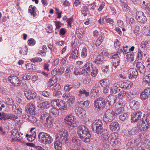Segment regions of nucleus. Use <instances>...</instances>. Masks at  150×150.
I'll return each mask as SVG.
<instances>
[{
	"instance_id": "nucleus-1",
	"label": "nucleus",
	"mask_w": 150,
	"mask_h": 150,
	"mask_svg": "<svg viewBox=\"0 0 150 150\" xmlns=\"http://www.w3.org/2000/svg\"><path fill=\"white\" fill-rule=\"evenodd\" d=\"M78 134L81 138H83L85 142H88L90 141L91 137L88 129L84 125L78 127L77 129Z\"/></svg>"
},
{
	"instance_id": "nucleus-2",
	"label": "nucleus",
	"mask_w": 150,
	"mask_h": 150,
	"mask_svg": "<svg viewBox=\"0 0 150 150\" xmlns=\"http://www.w3.org/2000/svg\"><path fill=\"white\" fill-rule=\"evenodd\" d=\"M38 139L41 143L45 144H50L53 141V139L49 134L44 132H41L39 133Z\"/></svg>"
},
{
	"instance_id": "nucleus-3",
	"label": "nucleus",
	"mask_w": 150,
	"mask_h": 150,
	"mask_svg": "<svg viewBox=\"0 0 150 150\" xmlns=\"http://www.w3.org/2000/svg\"><path fill=\"white\" fill-rule=\"evenodd\" d=\"M144 120L142 118V122L137 124V127L139 131H146L149 128L150 126V118L146 117Z\"/></svg>"
},
{
	"instance_id": "nucleus-4",
	"label": "nucleus",
	"mask_w": 150,
	"mask_h": 150,
	"mask_svg": "<svg viewBox=\"0 0 150 150\" xmlns=\"http://www.w3.org/2000/svg\"><path fill=\"white\" fill-rule=\"evenodd\" d=\"M64 121L68 126L74 127L77 126L76 118L71 115H69L66 116L64 119Z\"/></svg>"
},
{
	"instance_id": "nucleus-5",
	"label": "nucleus",
	"mask_w": 150,
	"mask_h": 150,
	"mask_svg": "<svg viewBox=\"0 0 150 150\" xmlns=\"http://www.w3.org/2000/svg\"><path fill=\"white\" fill-rule=\"evenodd\" d=\"M115 113L111 110H108L105 112L103 120L106 123L112 122L114 119Z\"/></svg>"
},
{
	"instance_id": "nucleus-6",
	"label": "nucleus",
	"mask_w": 150,
	"mask_h": 150,
	"mask_svg": "<svg viewBox=\"0 0 150 150\" xmlns=\"http://www.w3.org/2000/svg\"><path fill=\"white\" fill-rule=\"evenodd\" d=\"M94 107L98 111L103 110L105 109L106 106L103 98H100L96 100L94 103Z\"/></svg>"
},
{
	"instance_id": "nucleus-7",
	"label": "nucleus",
	"mask_w": 150,
	"mask_h": 150,
	"mask_svg": "<svg viewBox=\"0 0 150 150\" xmlns=\"http://www.w3.org/2000/svg\"><path fill=\"white\" fill-rule=\"evenodd\" d=\"M57 134V138L62 142H64L68 139V132L65 129H62L59 131Z\"/></svg>"
},
{
	"instance_id": "nucleus-8",
	"label": "nucleus",
	"mask_w": 150,
	"mask_h": 150,
	"mask_svg": "<svg viewBox=\"0 0 150 150\" xmlns=\"http://www.w3.org/2000/svg\"><path fill=\"white\" fill-rule=\"evenodd\" d=\"M117 98L115 96L110 95L106 97L105 99L106 101L105 104H108L109 108H111L115 103L116 100Z\"/></svg>"
},
{
	"instance_id": "nucleus-9",
	"label": "nucleus",
	"mask_w": 150,
	"mask_h": 150,
	"mask_svg": "<svg viewBox=\"0 0 150 150\" xmlns=\"http://www.w3.org/2000/svg\"><path fill=\"white\" fill-rule=\"evenodd\" d=\"M142 115L141 111H134L131 115L132 122H135L139 120Z\"/></svg>"
},
{
	"instance_id": "nucleus-10",
	"label": "nucleus",
	"mask_w": 150,
	"mask_h": 150,
	"mask_svg": "<svg viewBox=\"0 0 150 150\" xmlns=\"http://www.w3.org/2000/svg\"><path fill=\"white\" fill-rule=\"evenodd\" d=\"M136 18L139 22L141 23H144L147 21L146 18L142 11H139L137 13Z\"/></svg>"
},
{
	"instance_id": "nucleus-11",
	"label": "nucleus",
	"mask_w": 150,
	"mask_h": 150,
	"mask_svg": "<svg viewBox=\"0 0 150 150\" xmlns=\"http://www.w3.org/2000/svg\"><path fill=\"white\" fill-rule=\"evenodd\" d=\"M24 94L27 100L34 99L36 96L35 93L30 90H26L24 91Z\"/></svg>"
},
{
	"instance_id": "nucleus-12",
	"label": "nucleus",
	"mask_w": 150,
	"mask_h": 150,
	"mask_svg": "<svg viewBox=\"0 0 150 150\" xmlns=\"http://www.w3.org/2000/svg\"><path fill=\"white\" fill-rule=\"evenodd\" d=\"M8 79L10 82L15 86H18L21 84V81L16 76H9Z\"/></svg>"
},
{
	"instance_id": "nucleus-13",
	"label": "nucleus",
	"mask_w": 150,
	"mask_h": 150,
	"mask_svg": "<svg viewBox=\"0 0 150 150\" xmlns=\"http://www.w3.org/2000/svg\"><path fill=\"white\" fill-rule=\"evenodd\" d=\"M18 117L14 115L11 114L9 113L6 112H3L2 117H1L2 120H3L5 121L9 119L13 121H15L16 119L18 118Z\"/></svg>"
},
{
	"instance_id": "nucleus-14",
	"label": "nucleus",
	"mask_w": 150,
	"mask_h": 150,
	"mask_svg": "<svg viewBox=\"0 0 150 150\" xmlns=\"http://www.w3.org/2000/svg\"><path fill=\"white\" fill-rule=\"evenodd\" d=\"M35 128H32L30 130V132L31 134H27L26 135V137L27 138V139L30 142H32L34 141L36 137V132L34 131Z\"/></svg>"
},
{
	"instance_id": "nucleus-15",
	"label": "nucleus",
	"mask_w": 150,
	"mask_h": 150,
	"mask_svg": "<svg viewBox=\"0 0 150 150\" xmlns=\"http://www.w3.org/2000/svg\"><path fill=\"white\" fill-rule=\"evenodd\" d=\"M35 106L32 103L28 104L25 107V110L28 113L32 115L35 114Z\"/></svg>"
},
{
	"instance_id": "nucleus-16",
	"label": "nucleus",
	"mask_w": 150,
	"mask_h": 150,
	"mask_svg": "<svg viewBox=\"0 0 150 150\" xmlns=\"http://www.w3.org/2000/svg\"><path fill=\"white\" fill-rule=\"evenodd\" d=\"M75 111L78 116L81 118H84L85 116L86 111L80 107L76 108L75 110Z\"/></svg>"
},
{
	"instance_id": "nucleus-17",
	"label": "nucleus",
	"mask_w": 150,
	"mask_h": 150,
	"mask_svg": "<svg viewBox=\"0 0 150 150\" xmlns=\"http://www.w3.org/2000/svg\"><path fill=\"white\" fill-rule=\"evenodd\" d=\"M93 65L90 62H87L83 67L84 72L86 74L89 75L90 74V71L93 69Z\"/></svg>"
},
{
	"instance_id": "nucleus-18",
	"label": "nucleus",
	"mask_w": 150,
	"mask_h": 150,
	"mask_svg": "<svg viewBox=\"0 0 150 150\" xmlns=\"http://www.w3.org/2000/svg\"><path fill=\"white\" fill-rule=\"evenodd\" d=\"M147 54H146V52L143 50L138 49L137 52V59L139 60H141L143 58L144 60H146L147 56Z\"/></svg>"
},
{
	"instance_id": "nucleus-19",
	"label": "nucleus",
	"mask_w": 150,
	"mask_h": 150,
	"mask_svg": "<svg viewBox=\"0 0 150 150\" xmlns=\"http://www.w3.org/2000/svg\"><path fill=\"white\" fill-rule=\"evenodd\" d=\"M109 128L113 132H118L120 130L119 124L116 122H111L109 125Z\"/></svg>"
},
{
	"instance_id": "nucleus-20",
	"label": "nucleus",
	"mask_w": 150,
	"mask_h": 150,
	"mask_svg": "<svg viewBox=\"0 0 150 150\" xmlns=\"http://www.w3.org/2000/svg\"><path fill=\"white\" fill-rule=\"evenodd\" d=\"M111 137L110 142L112 146H114L116 145L120 144V139L117 138L114 134H112Z\"/></svg>"
},
{
	"instance_id": "nucleus-21",
	"label": "nucleus",
	"mask_w": 150,
	"mask_h": 150,
	"mask_svg": "<svg viewBox=\"0 0 150 150\" xmlns=\"http://www.w3.org/2000/svg\"><path fill=\"white\" fill-rule=\"evenodd\" d=\"M56 105L58 107L60 110L63 109L64 110H67V106L66 102L62 100H58V102L57 101L55 102Z\"/></svg>"
},
{
	"instance_id": "nucleus-22",
	"label": "nucleus",
	"mask_w": 150,
	"mask_h": 150,
	"mask_svg": "<svg viewBox=\"0 0 150 150\" xmlns=\"http://www.w3.org/2000/svg\"><path fill=\"white\" fill-rule=\"evenodd\" d=\"M117 55L118 54H116L112 57V65L115 67L118 66L120 63L119 57Z\"/></svg>"
},
{
	"instance_id": "nucleus-23",
	"label": "nucleus",
	"mask_w": 150,
	"mask_h": 150,
	"mask_svg": "<svg viewBox=\"0 0 150 150\" xmlns=\"http://www.w3.org/2000/svg\"><path fill=\"white\" fill-rule=\"evenodd\" d=\"M99 55L95 59L94 62L96 64L101 63V62L103 61V57L101 56V55H104L106 54V52L104 51L103 50H100V52H99Z\"/></svg>"
},
{
	"instance_id": "nucleus-24",
	"label": "nucleus",
	"mask_w": 150,
	"mask_h": 150,
	"mask_svg": "<svg viewBox=\"0 0 150 150\" xmlns=\"http://www.w3.org/2000/svg\"><path fill=\"white\" fill-rule=\"evenodd\" d=\"M129 79L135 78L137 77L138 73L136 69H130L129 70Z\"/></svg>"
},
{
	"instance_id": "nucleus-25",
	"label": "nucleus",
	"mask_w": 150,
	"mask_h": 150,
	"mask_svg": "<svg viewBox=\"0 0 150 150\" xmlns=\"http://www.w3.org/2000/svg\"><path fill=\"white\" fill-rule=\"evenodd\" d=\"M136 67L139 72L142 74H144L146 71V69L142 63L139 62H137Z\"/></svg>"
},
{
	"instance_id": "nucleus-26",
	"label": "nucleus",
	"mask_w": 150,
	"mask_h": 150,
	"mask_svg": "<svg viewBox=\"0 0 150 150\" xmlns=\"http://www.w3.org/2000/svg\"><path fill=\"white\" fill-rule=\"evenodd\" d=\"M129 105L133 109H137L139 107V103L137 101L132 100L129 103Z\"/></svg>"
},
{
	"instance_id": "nucleus-27",
	"label": "nucleus",
	"mask_w": 150,
	"mask_h": 150,
	"mask_svg": "<svg viewBox=\"0 0 150 150\" xmlns=\"http://www.w3.org/2000/svg\"><path fill=\"white\" fill-rule=\"evenodd\" d=\"M85 70H84L82 67H79V68H75V70L74 72V74L76 75H83L84 74Z\"/></svg>"
},
{
	"instance_id": "nucleus-28",
	"label": "nucleus",
	"mask_w": 150,
	"mask_h": 150,
	"mask_svg": "<svg viewBox=\"0 0 150 150\" xmlns=\"http://www.w3.org/2000/svg\"><path fill=\"white\" fill-rule=\"evenodd\" d=\"M13 107L15 108L14 112L18 115L20 116L22 113V109L17 104L13 105Z\"/></svg>"
},
{
	"instance_id": "nucleus-29",
	"label": "nucleus",
	"mask_w": 150,
	"mask_h": 150,
	"mask_svg": "<svg viewBox=\"0 0 150 150\" xmlns=\"http://www.w3.org/2000/svg\"><path fill=\"white\" fill-rule=\"evenodd\" d=\"M64 143L59 140L55 142L54 143L55 149L56 150H61L62 149V144Z\"/></svg>"
},
{
	"instance_id": "nucleus-30",
	"label": "nucleus",
	"mask_w": 150,
	"mask_h": 150,
	"mask_svg": "<svg viewBox=\"0 0 150 150\" xmlns=\"http://www.w3.org/2000/svg\"><path fill=\"white\" fill-rule=\"evenodd\" d=\"M144 81L142 83L143 85H145L146 83L149 85H150V74H149L147 75H144L143 76Z\"/></svg>"
},
{
	"instance_id": "nucleus-31",
	"label": "nucleus",
	"mask_w": 150,
	"mask_h": 150,
	"mask_svg": "<svg viewBox=\"0 0 150 150\" xmlns=\"http://www.w3.org/2000/svg\"><path fill=\"white\" fill-rule=\"evenodd\" d=\"M59 111L57 109L55 108H51L50 110V115L57 116L59 115Z\"/></svg>"
},
{
	"instance_id": "nucleus-32",
	"label": "nucleus",
	"mask_w": 150,
	"mask_h": 150,
	"mask_svg": "<svg viewBox=\"0 0 150 150\" xmlns=\"http://www.w3.org/2000/svg\"><path fill=\"white\" fill-rule=\"evenodd\" d=\"M79 55L78 50H75L72 52L69 57L70 60H71L72 59H75Z\"/></svg>"
},
{
	"instance_id": "nucleus-33",
	"label": "nucleus",
	"mask_w": 150,
	"mask_h": 150,
	"mask_svg": "<svg viewBox=\"0 0 150 150\" xmlns=\"http://www.w3.org/2000/svg\"><path fill=\"white\" fill-rule=\"evenodd\" d=\"M103 123L102 121L100 120H96L93 123L92 128L95 129L97 127L102 126Z\"/></svg>"
},
{
	"instance_id": "nucleus-34",
	"label": "nucleus",
	"mask_w": 150,
	"mask_h": 150,
	"mask_svg": "<svg viewBox=\"0 0 150 150\" xmlns=\"http://www.w3.org/2000/svg\"><path fill=\"white\" fill-rule=\"evenodd\" d=\"M100 85L105 88V87H109V84L108 81L105 79H104L100 81Z\"/></svg>"
},
{
	"instance_id": "nucleus-35",
	"label": "nucleus",
	"mask_w": 150,
	"mask_h": 150,
	"mask_svg": "<svg viewBox=\"0 0 150 150\" xmlns=\"http://www.w3.org/2000/svg\"><path fill=\"white\" fill-rule=\"evenodd\" d=\"M76 34L77 37L80 38L83 37L84 32V29L83 28H78L76 30Z\"/></svg>"
},
{
	"instance_id": "nucleus-36",
	"label": "nucleus",
	"mask_w": 150,
	"mask_h": 150,
	"mask_svg": "<svg viewBox=\"0 0 150 150\" xmlns=\"http://www.w3.org/2000/svg\"><path fill=\"white\" fill-rule=\"evenodd\" d=\"M139 132L137 126L129 131V134L130 135H135Z\"/></svg>"
},
{
	"instance_id": "nucleus-37",
	"label": "nucleus",
	"mask_w": 150,
	"mask_h": 150,
	"mask_svg": "<svg viewBox=\"0 0 150 150\" xmlns=\"http://www.w3.org/2000/svg\"><path fill=\"white\" fill-rule=\"evenodd\" d=\"M134 143V142L133 143L132 142L127 143L126 145V148L125 150H134V147L135 145Z\"/></svg>"
},
{
	"instance_id": "nucleus-38",
	"label": "nucleus",
	"mask_w": 150,
	"mask_h": 150,
	"mask_svg": "<svg viewBox=\"0 0 150 150\" xmlns=\"http://www.w3.org/2000/svg\"><path fill=\"white\" fill-rule=\"evenodd\" d=\"M132 83L131 82L128 81L124 82L121 85V87L124 89H126L127 88H130L131 87Z\"/></svg>"
},
{
	"instance_id": "nucleus-39",
	"label": "nucleus",
	"mask_w": 150,
	"mask_h": 150,
	"mask_svg": "<svg viewBox=\"0 0 150 150\" xmlns=\"http://www.w3.org/2000/svg\"><path fill=\"white\" fill-rule=\"evenodd\" d=\"M92 129L94 132L98 134H101L103 131V128L102 126L97 127L95 129L92 128Z\"/></svg>"
},
{
	"instance_id": "nucleus-40",
	"label": "nucleus",
	"mask_w": 150,
	"mask_h": 150,
	"mask_svg": "<svg viewBox=\"0 0 150 150\" xmlns=\"http://www.w3.org/2000/svg\"><path fill=\"white\" fill-rule=\"evenodd\" d=\"M75 99V96L72 95L69 97V98L67 101V102L70 107L72 106L74 102Z\"/></svg>"
},
{
	"instance_id": "nucleus-41",
	"label": "nucleus",
	"mask_w": 150,
	"mask_h": 150,
	"mask_svg": "<svg viewBox=\"0 0 150 150\" xmlns=\"http://www.w3.org/2000/svg\"><path fill=\"white\" fill-rule=\"evenodd\" d=\"M120 89L116 86H113L111 88L110 92L111 93L115 94L120 91Z\"/></svg>"
},
{
	"instance_id": "nucleus-42",
	"label": "nucleus",
	"mask_w": 150,
	"mask_h": 150,
	"mask_svg": "<svg viewBox=\"0 0 150 150\" xmlns=\"http://www.w3.org/2000/svg\"><path fill=\"white\" fill-rule=\"evenodd\" d=\"M38 106L40 108H47L49 107V104L47 101L44 102L40 103Z\"/></svg>"
},
{
	"instance_id": "nucleus-43",
	"label": "nucleus",
	"mask_w": 150,
	"mask_h": 150,
	"mask_svg": "<svg viewBox=\"0 0 150 150\" xmlns=\"http://www.w3.org/2000/svg\"><path fill=\"white\" fill-rule=\"evenodd\" d=\"M79 95L80 97H81L82 94H84L86 97L89 96V92L86 91L84 89L79 91Z\"/></svg>"
},
{
	"instance_id": "nucleus-44",
	"label": "nucleus",
	"mask_w": 150,
	"mask_h": 150,
	"mask_svg": "<svg viewBox=\"0 0 150 150\" xmlns=\"http://www.w3.org/2000/svg\"><path fill=\"white\" fill-rule=\"evenodd\" d=\"M73 85H70L69 84H66L64 87V90L66 91H69L73 88Z\"/></svg>"
},
{
	"instance_id": "nucleus-45",
	"label": "nucleus",
	"mask_w": 150,
	"mask_h": 150,
	"mask_svg": "<svg viewBox=\"0 0 150 150\" xmlns=\"http://www.w3.org/2000/svg\"><path fill=\"white\" fill-rule=\"evenodd\" d=\"M41 119L42 120H45L46 118H49L48 116V114L45 111H44L41 112Z\"/></svg>"
},
{
	"instance_id": "nucleus-46",
	"label": "nucleus",
	"mask_w": 150,
	"mask_h": 150,
	"mask_svg": "<svg viewBox=\"0 0 150 150\" xmlns=\"http://www.w3.org/2000/svg\"><path fill=\"white\" fill-rule=\"evenodd\" d=\"M148 44V41H143L140 45V47L142 49V50H143L146 48L147 45Z\"/></svg>"
},
{
	"instance_id": "nucleus-47",
	"label": "nucleus",
	"mask_w": 150,
	"mask_h": 150,
	"mask_svg": "<svg viewBox=\"0 0 150 150\" xmlns=\"http://www.w3.org/2000/svg\"><path fill=\"white\" fill-rule=\"evenodd\" d=\"M124 111V107H120L117 108L115 111L116 114L118 115L122 113H123Z\"/></svg>"
},
{
	"instance_id": "nucleus-48",
	"label": "nucleus",
	"mask_w": 150,
	"mask_h": 150,
	"mask_svg": "<svg viewBox=\"0 0 150 150\" xmlns=\"http://www.w3.org/2000/svg\"><path fill=\"white\" fill-rule=\"evenodd\" d=\"M6 101L7 105H12L13 103V101L12 98L7 97L6 100Z\"/></svg>"
},
{
	"instance_id": "nucleus-49",
	"label": "nucleus",
	"mask_w": 150,
	"mask_h": 150,
	"mask_svg": "<svg viewBox=\"0 0 150 150\" xmlns=\"http://www.w3.org/2000/svg\"><path fill=\"white\" fill-rule=\"evenodd\" d=\"M127 92L125 91H121L118 95V97L120 99H122L125 97Z\"/></svg>"
},
{
	"instance_id": "nucleus-50",
	"label": "nucleus",
	"mask_w": 150,
	"mask_h": 150,
	"mask_svg": "<svg viewBox=\"0 0 150 150\" xmlns=\"http://www.w3.org/2000/svg\"><path fill=\"white\" fill-rule=\"evenodd\" d=\"M91 94L93 95L96 94L98 92V88L94 86L91 90Z\"/></svg>"
},
{
	"instance_id": "nucleus-51",
	"label": "nucleus",
	"mask_w": 150,
	"mask_h": 150,
	"mask_svg": "<svg viewBox=\"0 0 150 150\" xmlns=\"http://www.w3.org/2000/svg\"><path fill=\"white\" fill-rule=\"evenodd\" d=\"M28 49L25 47H23L20 51V54L23 55H25L27 54Z\"/></svg>"
},
{
	"instance_id": "nucleus-52",
	"label": "nucleus",
	"mask_w": 150,
	"mask_h": 150,
	"mask_svg": "<svg viewBox=\"0 0 150 150\" xmlns=\"http://www.w3.org/2000/svg\"><path fill=\"white\" fill-rule=\"evenodd\" d=\"M87 49L86 47H84L82 49V52L81 53V55L82 57L84 58L86 57L87 56Z\"/></svg>"
},
{
	"instance_id": "nucleus-53",
	"label": "nucleus",
	"mask_w": 150,
	"mask_h": 150,
	"mask_svg": "<svg viewBox=\"0 0 150 150\" xmlns=\"http://www.w3.org/2000/svg\"><path fill=\"white\" fill-rule=\"evenodd\" d=\"M133 55L134 53L133 52L128 54L126 55L127 58L129 60L133 61L134 59Z\"/></svg>"
},
{
	"instance_id": "nucleus-54",
	"label": "nucleus",
	"mask_w": 150,
	"mask_h": 150,
	"mask_svg": "<svg viewBox=\"0 0 150 150\" xmlns=\"http://www.w3.org/2000/svg\"><path fill=\"white\" fill-rule=\"evenodd\" d=\"M62 95V93L60 91H55L53 92V96L55 97H60Z\"/></svg>"
},
{
	"instance_id": "nucleus-55",
	"label": "nucleus",
	"mask_w": 150,
	"mask_h": 150,
	"mask_svg": "<svg viewBox=\"0 0 150 150\" xmlns=\"http://www.w3.org/2000/svg\"><path fill=\"white\" fill-rule=\"evenodd\" d=\"M139 27L138 26H136L134 28L133 32L136 35H137L139 33Z\"/></svg>"
},
{
	"instance_id": "nucleus-56",
	"label": "nucleus",
	"mask_w": 150,
	"mask_h": 150,
	"mask_svg": "<svg viewBox=\"0 0 150 150\" xmlns=\"http://www.w3.org/2000/svg\"><path fill=\"white\" fill-rule=\"evenodd\" d=\"M42 59L41 58H33L30 59V61L31 62L35 63L36 62H39L42 61Z\"/></svg>"
},
{
	"instance_id": "nucleus-57",
	"label": "nucleus",
	"mask_w": 150,
	"mask_h": 150,
	"mask_svg": "<svg viewBox=\"0 0 150 150\" xmlns=\"http://www.w3.org/2000/svg\"><path fill=\"white\" fill-rule=\"evenodd\" d=\"M128 115L127 113H124L120 115L119 116V119L122 121H124L126 119Z\"/></svg>"
},
{
	"instance_id": "nucleus-58",
	"label": "nucleus",
	"mask_w": 150,
	"mask_h": 150,
	"mask_svg": "<svg viewBox=\"0 0 150 150\" xmlns=\"http://www.w3.org/2000/svg\"><path fill=\"white\" fill-rule=\"evenodd\" d=\"M91 71H92L91 72H90V74H91V75L92 76L95 77L97 75L98 70L97 69H93Z\"/></svg>"
},
{
	"instance_id": "nucleus-59",
	"label": "nucleus",
	"mask_w": 150,
	"mask_h": 150,
	"mask_svg": "<svg viewBox=\"0 0 150 150\" xmlns=\"http://www.w3.org/2000/svg\"><path fill=\"white\" fill-rule=\"evenodd\" d=\"M96 6V3L94 2L92 4L88 5V9L93 10L95 9Z\"/></svg>"
},
{
	"instance_id": "nucleus-60",
	"label": "nucleus",
	"mask_w": 150,
	"mask_h": 150,
	"mask_svg": "<svg viewBox=\"0 0 150 150\" xmlns=\"http://www.w3.org/2000/svg\"><path fill=\"white\" fill-rule=\"evenodd\" d=\"M80 104L81 105H83V107H86L88 106L89 103V101H81L80 102Z\"/></svg>"
},
{
	"instance_id": "nucleus-61",
	"label": "nucleus",
	"mask_w": 150,
	"mask_h": 150,
	"mask_svg": "<svg viewBox=\"0 0 150 150\" xmlns=\"http://www.w3.org/2000/svg\"><path fill=\"white\" fill-rule=\"evenodd\" d=\"M22 77L23 79L27 80H28L31 79L30 75H27L25 74L22 75Z\"/></svg>"
},
{
	"instance_id": "nucleus-62",
	"label": "nucleus",
	"mask_w": 150,
	"mask_h": 150,
	"mask_svg": "<svg viewBox=\"0 0 150 150\" xmlns=\"http://www.w3.org/2000/svg\"><path fill=\"white\" fill-rule=\"evenodd\" d=\"M136 150H150V149L142 145L139 147L137 146Z\"/></svg>"
},
{
	"instance_id": "nucleus-63",
	"label": "nucleus",
	"mask_w": 150,
	"mask_h": 150,
	"mask_svg": "<svg viewBox=\"0 0 150 150\" xmlns=\"http://www.w3.org/2000/svg\"><path fill=\"white\" fill-rule=\"evenodd\" d=\"M73 21V18H70L67 19V22L68 23V25L69 27L71 28V23Z\"/></svg>"
},
{
	"instance_id": "nucleus-64",
	"label": "nucleus",
	"mask_w": 150,
	"mask_h": 150,
	"mask_svg": "<svg viewBox=\"0 0 150 150\" xmlns=\"http://www.w3.org/2000/svg\"><path fill=\"white\" fill-rule=\"evenodd\" d=\"M61 88V86L59 84H55L52 88L53 90L54 91H57L60 89Z\"/></svg>"
}]
</instances>
